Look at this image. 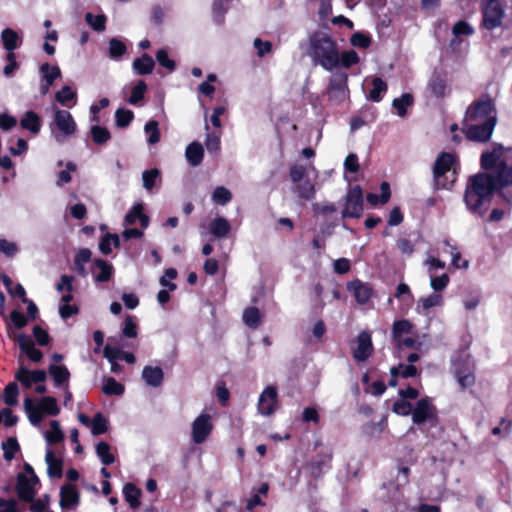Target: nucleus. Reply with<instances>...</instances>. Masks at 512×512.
Returning a JSON list of instances; mask_svg holds the SVG:
<instances>
[{
  "label": "nucleus",
  "mask_w": 512,
  "mask_h": 512,
  "mask_svg": "<svg viewBox=\"0 0 512 512\" xmlns=\"http://www.w3.org/2000/svg\"><path fill=\"white\" fill-rule=\"evenodd\" d=\"M481 166L490 170L488 174L492 181L493 189L501 191L505 201L512 202V149L495 144L491 151H485L481 155Z\"/></svg>",
  "instance_id": "f257e3e1"
},
{
  "label": "nucleus",
  "mask_w": 512,
  "mask_h": 512,
  "mask_svg": "<svg viewBox=\"0 0 512 512\" xmlns=\"http://www.w3.org/2000/svg\"><path fill=\"white\" fill-rule=\"evenodd\" d=\"M493 191L488 173L470 176L463 194L467 210L477 217H484L489 210Z\"/></svg>",
  "instance_id": "f03ea898"
},
{
  "label": "nucleus",
  "mask_w": 512,
  "mask_h": 512,
  "mask_svg": "<svg viewBox=\"0 0 512 512\" xmlns=\"http://www.w3.org/2000/svg\"><path fill=\"white\" fill-rule=\"evenodd\" d=\"M306 52L314 64H319L327 71L339 65L338 45L327 33L316 31L310 35Z\"/></svg>",
  "instance_id": "7ed1b4c3"
},
{
  "label": "nucleus",
  "mask_w": 512,
  "mask_h": 512,
  "mask_svg": "<svg viewBox=\"0 0 512 512\" xmlns=\"http://www.w3.org/2000/svg\"><path fill=\"white\" fill-rule=\"evenodd\" d=\"M491 117H497L496 106L494 100L485 95L469 105L463 122L486 123Z\"/></svg>",
  "instance_id": "20e7f679"
},
{
  "label": "nucleus",
  "mask_w": 512,
  "mask_h": 512,
  "mask_svg": "<svg viewBox=\"0 0 512 512\" xmlns=\"http://www.w3.org/2000/svg\"><path fill=\"white\" fill-rule=\"evenodd\" d=\"M38 483L39 479L32 466L26 463L24 471L17 476L16 491L19 499L24 502H31L35 497Z\"/></svg>",
  "instance_id": "39448f33"
},
{
  "label": "nucleus",
  "mask_w": 512,
  "mask_h": 512,
  "mask_svg": "<svg viewBox=\"0 0 512 512\" xmlns=\"http://www.w3.org/2000/svg\"><path fill=\"white\" fill-rule=\"evenodd\" d=\"M497 123V117H491L486 123L463 122V133L473 142H487L490 140Z\"/></svg>",
  "instance_id": "423d86ee"
},
{
  "label": "nucleus",
  "mask_w": 512,
  "mask_h": 512,
  "mask_svg": "<svg viewBox=\"0 0 512 512\" xmlns=\"http://www.w3.org/2000/svg\"><path fill=\"white\" fill-rule=\"evenodd\" d=\"M454 162L455 156L451 153L443 152L437 157L433 166L434 185L437 189H446L454 182L455 178L448 182L446 176L451 171Z\"/></svg>",
  "instance_id": "0eeeda50"
},
{
  "label": "nucleus",
  "mask_w": 512,
  "mask_h": 512,
  "mask_svg": "<svg viewBox=\"0 0 512 512\" xmlns=\"http://www.w3.org/2000/svg\"><path fill=\"white\" fill-rule=\"evenodd\" d=\"M454 374L462 388H469L475 384L474 365L469 355L459 357L453 362Z\"/></svg>",
  "instance_id": "6e6552de"
},
{
  "label": "nucleus",
  "mask_w": 512,
  "mask_h": 512,
  "mask_svg": "<svg viewBox=\"0 0 512 512\" xmlns=\"http://www.w3.org/2000/svg\"><path fill=\"white\" fill-rule=\"evenodd\" d=\"M24 407L28 416H42L45 413L56 415L59 413L57 401L53 397H43L37 401L27 397L24 401Z\"/></svg>",
  "instance_id": "1a4fd4ad"
},
{
  "label": "nucleus",
  "mask_w": 512,
  "mask_h": 512,
  "mask_svg": "<svg viewBox=\"0 0 512 512\" xmlns=\"http://www.w3.org/2000/svg\"><path fill=\"white\" fill-rule=\"evenodd\" d=\"M53 125L59 130L60 135H55L57 142H62V137H68L76 132L77 126L70 112L67 110L55 109L53 115ZM53 130V128H51Z\"/></svg>",
  "instance_id": "9d476101"
},
{
  "label": "nucleus",
  "mask_w": 512,
  "mask_h": 512,
  "mask_svg": "<svg viewBox=\"0 0 512 512\" xmlns=\"http://www.w3.org/2000/svg\"><path fill=\"white\" fill-rule=\"evenodd\" d=\"M504 11L498 0H483V25L492 30L502 24Z\"/></svg>",
  "instance_id": "9b49d317"
},
{
  "label": "nucleus",
  "mask_w": 512,
  "mask_h": 512,
  "mask_svg": "<svg viewBox=\"0 0 512 512\" xmlns=\"http://www.w3.org/2000/svg\"><path fill=\"white\" fill-rule=\"evenodd\" d=\"M363 212V194L360 186H354L346 195L343 217L359 218Z\"/></svg>",
  "instance_id": "f8f14e48"
},
{
  "label": "nucleus",
  "mask_w": 512,
  "mask_h": 512,
  "mask_svg": "<svg viewBox=\"0 0 512 512\" xmlns=\"http://www.w3.org/2000/svg\"><path fill=\"white\" fill-rule=\"evenodd\" d=\"M373 350L370 333L367 331L361 332L357 336L356 346L352 349L353 358L357 362H365L372 355Z\"/></svg>",
  "instance_id": "ddd939ff"
},
{
  "label": "nucleus",
  "mask_w": 512,
  "mask_h": 512,
  "mask_svg": "<svg viewBox=\"0 0 512 512\" xmlns=\"http://www.w3.org/2000/svg\"><path fill=\"white\" fill-rule=\"evenodd\" d=\"M277 390L273 386L264 389L259 397L258 409L264 416H269L276 412Z\"/></svg>",
  "instance_id": "4468645a"
},
{
  "label": "nucleus",
  "mask_w": 512,
  "mask_h": 512,
  "mask_svg": "<svg viewBox=\"0 0 512 512\" xmlns=\"http://www.w3.org/2000/svg\"><path fill=\"white\" fill-rule=\"evenodd\" d=\"M15 378L25 388H31L33 384L43 383L46 380V372L44 370L30 371L25 367H20L15 373Z\"/></svg>",
  "instance_id": "2eb2a0df"
},
{
  "label": "nucleus",
  "mask_w": 512,
  "mask_h": 512,
  "mask_svg": "<svg viewBox=\"0 0 512 512\" xmlns=\"http://www.w3.org/2000/svg\"><path fill=\"white\" fill-rule=\"evenodd\" d=\"M211 418H195L192 423V440L196 444L203 443L213 429Z\"/></svg>",
  "instance_id": "dca6fc26"
},
{
  "label": "nucleus",
  "mask_w": 512,
  "mask_h": 512,
  "mask_svg": "<svg viewBox=\"0 0 512 512\" xmlns=\"http://www.w3.org/2000/svg\"><path fill=\"white\" fill-rule=\"evenodd\" d=\"M16 340L21 351H23L31 361H41L43 354L39 349L35 348L33 340L28 335L19 334Z\"/></svg>",
  "instance_id": "f3484780"
},
{
  "label": "nucleus",
  "mask_w": 512,
  "mask_h": 512,
  "mask_svg": "<svg viewBox=\"0 0 512 512\" xmlns=\"http://www.w3.org/2000/svg\"><path fill=\"white\" fill-rule=\"evenodd\" d=\"M348 290L353 293L356 301L364 305L372 296V288L369 284L360 280H354L348 284Z\"/></svg>",
  "instance_id": "a211bd4d"
},
{
  "label": "nucleus",
  "mask_w": 512,
  "mask_h": 512,
  "mask_svg": "<svg viewBox=\"0 0 512 512\" xmlns=\"http://www.w3.org/2000/svg\"><path fill=\"white\" fill-rule=\"evenodd\" d=\"M79 504V493L74 485L67 484L60 490V505L64 509H73Z\"/></svg>",
  "instance_id": "6ab92c4d"
},
{
  "label": "nucleus",
  "mask_w": 512,
  "mask_h": 512,
  "mask_svg": "<svg viewBox=\"0 0 512 512\" xmlns=\"http://www.w3.org/2000/svg\"><path fill=\"white\" fill-rule=\"evenodd\" d=\"M163 370L158 366H145L142 378L148 386L159 387L163 382Z\"/></svg>",
  "instance_id": "aec40b11"
},
{
  "label": "nucleus",
  "mask_w": 512,
  "mask_h": 512,
  "mask_svg": "<svg viewBox=\"0 0 512 512\" xmlns=\"http://www.w3.org/2000/svg\"><path fill=\"white\" fill-rule=\"evenodd\" d=\"M132 67L136 74L138 75H148L152 73L155 62L153 58L148 54H143L141 57L136 58L133 63Z\"/></svg>",
  "instance_id": "412c9836"
},
{
  "label": "nucleus",
  "mask_w": 512,
  "mask_h": 512,
  "mask_svg": "<svg viewBox=\"0 0 512 512\" xmlns=\"http://www.w3.org/2000/svg\"><path fill=\"white\" fill-rule=\"evenodd\" d=\"M209 230L214 237L223 238L229 234L231 225L227 219L223 217H217L210 222Z\"/></svg>",
  "instance_id": "4be33fe9"
},
{
  "label": "nucleus",
  "mask_w": 512,
  "mask_h": 512,
  "mask_svg": "<svg viewBox=\"0 0 512 512\" xmlns=\"http://www.w3.org/2000/svg\"><path fill=\"white\" fill-rule=\"evenodd\" d=\"M20 125L32 134H38L41 129V120L34 111H27L21 119Z\"/></svg>",
  "instance_id": "5701e85b"
},
{
  "label": "nucleus",
  "mask_w": 512,
  "mask_h": 512,
  "mask_svg": "<svg viewBox=\"0 0 512 512\" xmlns=\"http://www.w3.org/2000/svg\"><path fill=\"white\" fill-rule=\"evenodd\" d=\"M187 161L194 167L201 164L204 156V150L200 143H190L185 151Z\"/></svg>",
  "instance_id": "b1692460"
},
{
  "label": "nucleus",
  "mask_w": 512,
  "mask_h": 512,
  "mask_svg": "<svg viewBox=\"0 0 512 512\" xmlns=\"http://www.w3.org/2000/svg\"><path fill=\"white\" fill-rule=\"evenodd\" d=\"M296 186L294 188V192L298 196V198L309 201L315 197L316 189L315 185L309 180H303L298 183H295Z\"/></svg>",
  "instance_id": "393cba45"
},
{
  "label": "nucleus",
  "mask_w": 512,
  "mask_h": 512,
  "mask_svg": "<svg viewBox=\"0 0 512 512\" xmlns=\"http://www.w3.org/2000/svg\"><path fill=\"white\" fill-rule=\"evenodd\" d=\"M79 420L91 429L93 435H101L108 429V418H79Z\"/></svg>",
  "instance_id": "a878e982"
},
{
  "label": "nucleus",
  "mask_w": 512,
  "mask_h": 512,
  "mask_svg": "<svg viewBox=\"0 0 512 512\" xmlns=\"http://www.w3.org/2000/svg\"><path fill=\"white\" fill-rule=\"evenodd\" d=\"M45 461L47 464V473L50 477H61L62 461L59 460L51 449L46 451Z\"/></svg>",
  "instance_id": "bb28decb"
},
{
  "label": "nucleus",
  "mask_w": 512,
  "mask_h": 512,
  "mask_svg": "<svg viewBox=\"0 0 512 512\" xmlns=\"http://www.w3.org/2000/svg\"><path fill=\"white\" fill-rule=\"evenodd\" d=\"M123 495L131 508L135 509L140 506L141 490L138 489L134 484L126 483L123 486Z\"/></svg>",
  "instance_id": "cd10ccee"
},
{
  "label": "nucleus",
  "mask_w": 512,
  "mask_h": 512,
  "mask_svg": "<svg viewBox=\"0 0 512 512\" xmlns=\"http://www.w3.org/2000/svg\"><path fill=\"white\" fill-rule=\"evenodd\" d=\"M242 319L246 326L256 329L262 322V314L257 307H248L244 310Z\"/></svg>",
  "instance_id": "c85d7f7f"
},
{
  "label": "nucleus",
  "mask_w": 512,
  "mask_h": 512,
  "mask_svg": "<svg viewBox=\"0 0 512 512\" xmlns=\"http://www.w3.org/2000/svg\"><path fill=\"white\" fill-rule=\"evenodd\" d=\"M332 454L330 451L324 453L319 459H315L310 463L311 473L314 476H319L323 473L325 468L329 467V463L331 462Z\"/></svg>",
  "instance_id": "c756f323"
},
{
  "label": "nucleus",
  "mask_w": 512,
  "mask_h": 512,
  "mask_svg": "<svg viewBox=\"0 0 512 512\" xmlns=\"http://www.w3.org/2000/svg\"><path fill=\"white\" fill-rule=\"evenodd\" d=\"M64 438V434L60 428L59 422L56 420L51 421L50 428L45 432L46 442L51 444H57Z\"/></svg>",
  "instance_id": "7c9ffc66"
},
{
  "label": "nucleus",
  "mask_w": 512,
  "mask_h": 512,
  "mask_svg": "<svg viewBox=\"0 0 512 512\" xmlns=\"http://www.w3.org/2000/svg\"><path fill=\"white\" fill-rule=\"evenodd\" d=\"M381 195L369 193L366 197L367 201L371 205H377L378 203L385 204L390 199V186L387 182H382L380 186Z\"/></svg>",
  "instance_id": "2f4dec72"
},
{
  "label": "nucleus",
  "mask_w": 512,
  "mask_h": 512,
  "mask_svg": "<svg viewBox=\"0 0 512 512\" xmlns=\"http://www.w3.org/2000/svg\"><path fill=\"white\" fill-rule=\"evenodd\" d=\"M94 265L100 271L99 274L95 276V280L97 282H107L112 275V266L106 260L103 259H96L94 261Z\"/></svg>",
  "instance_id": "473e14b6"
},
{
  "label": "nucleus",
  "mask_w": 512,
  "mask_h": 512,
  "mask_svg": "<svg viewBox=\"0 0 512 512\" xmlns=\"http://www.w3.org/2000/svg\"><path fill=\"white\" fill-rule=\"evenodd\" d=\"M346 82H347V76L346 75H340L336 76L331 79L330 85H329V94L330 97H334L333 94L337 93L341 95L342 97H345L346 95Z\"/></svg>",
  "instance_id": "72a5a7b5"
},
{
  "label": "nucleus",
  "mask_w": 512,
  "mask_h": 512,
  "mask_svg": "<svg viewBox=\"0 0 512 512\" xmlns=\"http://www.w3.org/2000/svg\"><path fill=\"white\" fill-rule=\"evenodd\" d=\"M387 91V84L379 77H376L372 81V89L369 91V99L374 102H379L382 99V95Z\"/></svg>",
  "instance_id": "f704fd0d"
},
{
  "label": "nucleus",
  "mask_w": 512,
  "mask_h": 512,
  "mask_svg": "<svg viewBox=\"0 0 512 512\" xmlns=\"http://www.w3.org/2000/svg\"><path fill=\"white\" fill-rule=\"evenodd\" d=\"M96 454L103 465H110L115 461V457L110 451V445L106 442H99L96 445Z\"/></svg>",
  "instance_id": "c9c22d12"
},
{
  "label": "nucleus",
  "mask_w": 512,
  "mask_h": 512,
  "mask_svg": "<svg viewBox=\"0 0 512 512\" xmlns=\"http://www.w3.org/2000/svg\"><path fill=\"white\" fill-rule=\"evenodd\" d=\"M435 412L434 406L428 398L419 400L412 412V416H433Z\"/></svg>",
  "instance_id": "e433bc0d"
},
{
  "label": "nucleus",
  "mask_w": 512,
  "mask_h": 512,
  "mask_svg": "<svg viewBox=\"0 0 512 512\" xmlns=\"http://www.w3.org/2000/svg\"><path fill=\"white\" fill-rule=\"evenodd\" d=\"M49 372L57 385L66 383L70 376L68 369L63 365H51Z\"/></svg>",
  "instance_id": "4c0bfd02"
},
{
  "label": "nucleus",
  "mask_w": 512,
  "mask_h": 512,
  "mask_svg": "<svg viewBox=\"0 0 512 512\" xmlns=\"http://www.w3.org/2000/svg\"><path fill=\"white\" fill-rule=\"evenodd\" d=\"M106 16L104 14L93 15L92 13H86L85 21L87 24L97 32H103L106 28Z\"/></svg>",
  "instance_id": "58836bf2"
},
{
  "label": "nucleus",
  "mask_w": 512,
  "mask_h": 512,
  "mask_svg": "<svg viewBox=\"0 0 512 512\" xmlns=\"http://www.w3.org/2000/svg\"><path fill=\"white\" fill-rule=\"evenodd\" d=\"M160 178V171L157 168H153L150 170H145L142 173V181L143 187L147 191H151L155 186L157 181Z\"/></svg>",
  "instance_id": "ea45409f"
},
{
  "label": "nucleus",
  "mask_w": 512,
  "mask_h": 512,
  "mask_svg": "<svg viewBox=\"0 0 512 512\" xmlns=\"http://www.w3.org/2000/svg\"><path fill=\"white\" fill-rule=\"evenodd\" d=\"M109 57L112 59H119L127 52L125 43L117 38L109 40Z\"/></svg>",
  "instance_id": "a19ab883"
},
{
  "label": "nucleus",
  "mask_w": 512,
  "mask_h": 512,
  "mask_svg": "<svg viewBox=\"0 0 512 512\" xmlns=\"http://www.w3.org/2000/svg\"><path fill=\"white\" fill-rule=\"evenodd\" d=\"M429 89L435 97H443L446 91V81L439 75H435L429 81Z\"/></svg>",
  "instance_id": "79ce46f5"
},
{
  "label": "nucleus",
  "mask_w": 512,
  "mask_h": 512,
  "mask_svg": "<svg viewBox=\"0 0 512 512\" xmlns=\"http://www.w3.org/2000/svg\"><path fill=\"white\" fill-rule=\"evenodd\" d=\"M90 131L93 141L98 145L107 143L111 138L110 132L105 127L94 125L91 127Z\"/></svg>",
  "instance_id": "37998d69"
},
{
  "label": "nucleus",
  "mask_w": 512,
  "mask_h": 512,
  "mask_svg": "<svg viewBox=\"0 0 512 512\" xmlns=\"http://www.w3.org/2000/svg\"><path fill=\"white\" fill-rule=\"evenodd\" d=\"M1 38L4 48L12 53L17 48V41L19 39L17 33L12 29L6 28L2 31Z\"/></svg>",
  "instance_id": "c03bdc74"
},
{
  "label": "nucleus",
  "mask_w": 512,
  "mask_h": 512,
  "mask_svg": "<svg viewBox=\"0 0 512 512\" xmlns=\"http://www.w3.org/2000/svg\"><path fill=\"white\" fill-rule=\"evenodd\" d=\"M413 104V97L411 94H403L400 98H395L393 100V107L397 110V114L400 117H404L406 114L407 107Z\"/></svg>",
  "instance_id": "a18cd8bd"
},
{
  "label": "nucleus",
  "mask_w": 512,
  "mask_h": 512,
  "mask_svg": "<svg viewBox=\"0 0 512 512\" xmlns=\"http://www.w3.org/2000/svg\"><path fill=\"white\" fill-rule=\"evenodd\" d=\"M120 243L119 236L117 234H106L99 243L100 251L107 255L112 251L111 245L118 247Z\"/></svg>",
  "instance_id": "49530a36"
},
{
  "label": "nucleus",
  "mask_w": 512,
  "mask_h": 512,
  "mask_svg": "<svg viewBox=\"0 0 512 512\" xmlns=\"http://www.w3.org/2000/svg\"><path fill=\"white\" fill-rule=\"evenodd\" d=\"M413 325L408 320L395 321L392 328V335L395 340L402 338L404 334L411 332Z\"/></svg>",
  "instance_id": "de8ad7c7"
},
{
  "label": "nucleus",
  "mask_w": 512,
  "mask_h": 512,
  "mask_svg": "<svg viewBox=\"0 0 512 512\" xmlns=\"http://www.w3.org/2000/svg\"><path fill=\"white\" fill-rule=\"evenodd\" d=\"M3 448V456L7 461H11L17 451L19 450V444L17 439L14 437H9L5 442L2 443Z\"/></svg>",
  "instance_id": "09e8293b"
},
{
  "label": "nucleus",
  "mask_w": 512,
  "mask_h": 512,
  "mask_svg": "<svg viewBox=\"0 0 512 512\" xmlns=\"http://www.w3.org/2000/svg\"><path fill=\"white\" fill-rule=\"evenodd\" d=\"M144 131L149 135L147 142L150 145H154L160 141V131L158 122L151 120L145 124Z\"/></svg>",
  "instance_id": "8fccbe9b"
},
{
  "label": "nucleus",
  "mask_w": 512,
  "mask_h": 512,
  "mask_svg": "<svg viewBox=\"0 0 512 512\" xmlns=\"http://www.w3.org/2000/svg\"><path fill=\"white\" fill-rule=\"evenodd\" d=\"M40 71L44 74V79L48 86H51L55 79L61 76V71L57 66H50L48 63L40 67Z\"/></svg>",
  "instance_id": "3c124183"
},
{
  "label": "nucleus",
  "mask_w": 512,
  "mask_h": 512,
  "mask_svg": "<svg viewBox=\"0 0 512 512\" xmlns=\"http://www.w3.org/2000/svg\"><path fill=\"white\" fill-rule=\"evenodd\" d=\"M134 114L131 110L117 109L115 112L116 125L121 128L127 127L133 120Z\"/></svg>",
  "instance_id": "603ef678"
},
{
  "label": "nucleus",
  "mask_w": 512,
  "mask_h": 512,
  "mask_svg": "<svg viewBox=\"0 0 512 512\" xmlns=\"http://www.w3.org/2000/svg\"><path fill=\"white\" fill-rule=\"evenodd\" d=\"M231 199H232L231 192L227 188H225L223 186L216 187L214 192H213V194H212V200L216 204L225 205Z\"/></svg>",
  "instance_id": "864d4df0"
},
{
  "label": "nucleus",
  "mask_w": 512,
  "mask_h": 512,
  "mask_svg": "<svg viewBox=\"0 0 512 512\" xmlns=\"http://www.w3.org/2000/svg\"><path fill=\"white\" fill-rule=\"evenodd\" d=\"M103 392L107 395H121L124 392V386L110 377L105 381Z\"/></svg>",
  "instance_id": "5fc2aeb1"
},
{
  "label": "nucleus",
  "mask_w": 512,
  "mask_h": 512,
  "mask_svg": "<svg viewBox=\"0 0 512 512\" xmlns=\"http://www.w3.org/2000/svg\"><path fill=\"white\" fill-rule=\"evenodd\" d=\"M147 90V85L144 81H139L132 89L131 95L129 98V103L132 105L137 104L144 97V94Z\"/></svg>",
  "instance_id": "6e6d98bb"
},
{
  "label": "nucleus",
  "mask_w": 512,
  "mask_h": 512,
  "mask_svg": "<svg viewBox=\"0 0 512 512\" xmlns=\"http://www.w3.org/2000/svg\"><path fill=\"white\" fill-rule=\"evenodd\" d=\"M18 385L15 382L9 383L4 389V401L8 406L17 403Z\"/></svg>",
  "instance_id": "4d7b16f0"
},
{
  "label": "nucleus",
  "mask_w": 512,
  "mask_h": 512,
  "mask_svg": "<svg viewBox=\"0 0 512 512\" xmlns=\"http://www.w3.org/2000/svg\"><path fill=\"white\" fill-rule=\"evenodd\" d=\"M56 100L63 106L76 98V93L69 86H64L60 91L55 94Z\"/></svg>",
  "instance_id": "13d9d810"
},
{
  "label": "nucleus",
  "mask_w": 512,
  "mask_h": 512,
  "mask_svg": "<svg viewBox=\"0 0 512 512\" xmlns=\"http://www.w3.org/2000/svg\"><path fill=\"white\" fill-rule=\"evenodd\" d=\"M420 303L424 310H428L433 307L441 306L443 303V299L441 295L434 293L427 297L421 298Z\"/></svg>",
  "instance_id": "bf43d9fd"
},
{
  "label": "nucleus",
  "mask_w": 512,
  "mask_h": 512,
  "mask_svg": "<svg viewBox=\"0 0 512 512\" xmlns=\"http://www.w3.org/2000/svg\"><path fill=\"white\" fill-rule=\"evenodd\" d=\"M306 175L307 169L303 165L294 164L290 167V178L293 183H298L300 181L306 180Z\"/></svg>",
  "instance_id": "052dcab7"
},
{
  "label": "nucleus",
  "mask_w": 512,
  "mask_h": 512,
  "mask_svg": "<svg viewBox=\"0 0 512 512\" xmlns=\"http://www.w3.org/2000/svg\"><path fill=\"white\" fill-rule=\"evenodd\" d=\"M359 57L354 50L344 51L341 55L339 54V63L341 62L342 66L348 68L356 63H358Z\"/></svg>",
  "instance_id": "680f3d73"
},
{
  "label": "nucleus",
  "mask_w": 512,
  "mask_h": 512,
  "mask_svg": "<svg viewBox=\"0 0 512 512\" xmlns=\"http://www.w3.org/2000/svg\"><path fill=\"white\" fill-rule=\"evenodd\" d=\"M449 283V276L447 274H442L441 276H432L430 279L431 288L435 291L444 290Z\"/></svg>",
  "instance_id": "e2e57ef3"
},
{
  "label": "nucleus",
  "mask_w": 512,
  "mask_h": 512,
  "mask_svg": "<svg viewBox=\"0 0 512 512\" xmlns=\"http://www.w3.org/2000/svg\"><path fill=\"white\" fill-rule=\"evenodd\" d=\"M156 60L158 63L167 68L169 71H173L175 69V62L168 57V53L164 49H160L156 53Z\"/></svg>",
  "instance_id": "0e129e2a"
},
{
  "label": "nucleus",
  "mask_w": 512,
  "mask_h": 512,
  "mask_svg": "<svg viewBox=\"0 0 512 512\" xmlns=\"http://www.w3.org/2000/svg\"><path fill=\"white\" fill-rule=\"evenodd\" d=\"M66 168H67L66 170H63V171L59 172V174H58V180L56 182L58 186H62L71 181L70 172H73L76 170V165L73 162H68L66 164Z\"/></svg>",
  "instance_id": "69168bd1"
},
{
  "label": "nucleus",
  "mask_w": 512,
  "mask_h": 512,
  "mask_svg": "<svg viewBox=\"0 0 512 512\" xmlns=\"http://www.w3.org/2000/svg\"><path fill=\"white\" fill-rule=\"evenodd\" d=\"M350 42L353 46L360 48H368L371 41L368 36L363 33L357 32L351 36Z\"/></svg>",
  "instance_id": "338daca9"
},
{
  "label": "nucleus",
  "mask_w": 512,
  "mask_h": 512,
  "mask_svg": "<svg viewBox=\"0 0 512 512\" xmlns=\"http://www.w3.org/2000/svg\"><path fill=\"white\" fill-rule=\"evenodd\" d=\"M253 44L257 50V55L261 58L271 52L272 44L269 41H262L260 38H255Z\"/></svg>",
  "instance_id": "774afa93"
}]
</instances>
